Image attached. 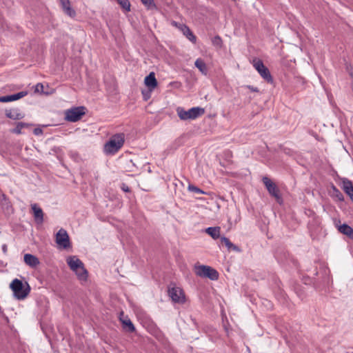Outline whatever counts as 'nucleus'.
<instances>
[{"label":"nucleus","mask_w":353,"mask_h":353,"mask_svg":"<svg viewBox=\"0 0 353 353\" xmlns=\"http://www.w3.org/2000/svg\"><path fill=\"white\" fill-rule=\"evenodd\" d=\"M124 143L125 134L123 133L115 134L105 143L103 151L107 155H114L123 147Z\"/></svg>","instance_id":"f257e3e1"},{"label":"nucleus","mask_w":353,"mask_h":353,"mask_svg":"<svg viewBox=\"0 0 353 353\" xmlns=\"http://www.w3.org/2000/svg\"><path fill=\"white\" fill-rule=\"evenodd\" d=\"M67 264L70 270L75 272L80 281H87L88 272L85 268L83 263L79 258L76 256H69L67 259Z\"/></svg>","instance_id":"f03ea898"},{"label":"nucleus","mask_w":353,"mask_h":353,"mask_svg":"<svg viewBox=\"0 0 353 353\" xmlns=\"http://www.w3.org/2000/svg\"><path fill=\"white\" fill-rule=\"evenodd\" d=\"M14 296L18 300L26 299L30 292V287L28 282L23 283L21 280L14 279L10 284Z\"/></svg>","instance_id":"7ed1b4c3"},{"label":"nucleus","mask_w":353,"mask_h":353,"mask_svg":"<svg viewBox=\"0 0 353 353\" xmlns=\"http://www.w3.org/2000/svg\"><path fill=\"white\" fill-rule=\"evenodd\" d=\"M176 112L181 120H194L202 116L205 113V110L201 107H193L188 110H185L181 107H178Z\"/></svg>","instance_id":"20e7f679"},{"label":"nucleus","mask_w":353,"mask_h":353,"mask_svg":"<svg viewBox=\"0 0 353 353\" xmlns=\"http://www.w3.org/2000/svg\"><path fill=\"white\" fill-rule=\"evenodd\" d=\"M262 181L265 185L268 193L273 196L279 204L283 203V199L277 185L272 182L268 176H263Z\"/></svg>","instance_id":"39448f33"},{"label":"nucleus","mask_w":353,"mask_h":353,"mask_svg":"<svg viewBox=\"0 0 353 353\" xmlns=\"http://www.w3.org/2000/svg\"><path fill=\"white\" fill-rule=\"evenodd\" d=\"M196 274L201 277L208 278L212 281H216L219 279V272L208 265H199L196 268Z\"/></svg>","instance_id":"423d86ee"},{"label":"nucleus","mask_w":353,"mask_h":353,"mask_svg":"<svg viewBox=\"0 0 353 353\" xmlns=\"http://www.w3.org/2000/svg\"><path fill=\"white\" fill-rule=\"evenodd\" d=\"M253 66L265 81L270 83H273V78L270 74V70L266 66H265L261 59H254L253 60Z\"/></svg>","instance_id":"0eeeda50"},{"label":"nucleus","mask_w":353,"mask_h":353,"mask_svg":"<svg viewBox=\"0 0 353 353\" xmlns=\"http://www.w3.org/2000/svg\"><path fill=\"white\" fill-rule=\"evenodd\" d=\"M86 108L84 106H79L70 108L65 111V119L70 122L79 121L85 114Z\"/></svg>","instance_id":"6e6552de"},{"label":"nucleus","mask_w":353,"mask_h":353,"mask_svg":"<svg viewBox=\"0 0 353 353\" xmlns=\"http://www.w3.org/2000/svg\"><path fill=\"white\" fill-rule=\"evenodd\" d=\"M57 244L64 249H67L70 246V241L67 231L61 228L56 234Z\"/></svg>","instance_id":"1a4fd4ad"},{"label":"nucleus","mask_w":353,"mask_h":353,"mask_svg":"<svg viewBox=\"0 0 353 353\" xmlns=\"http://www.w3.org/2000/svg\"><path fill=\"white\" fill-rule=\"evenodd\" d=\"M168 294L174 303H183L185 297L183 290L179 287H172L168 289Z\"/></svg>","instance_id":"9d476101"},{"label":"nucleus","mask_w":353,"mask_h":353,"mask_svg":"<svg viewBox=\"0 0 353 353\" xmlns=\"http://www.w3.org/2000/svg\"><path fill=\"white\" fill-rule=\"evenodd\" d=\"M5 115L7 118L12 120H20L23 119L25 117V114L17 108L6 109L5 111Z\"/></svg>","instance_id":"9b49d317"},{"label":"nucleus","mask_w":353,"mask_h":353,"mask_svg":"<svg viewBox=\"0 0 353 353\" xmlns=\"http://www.w3.org/2000/svg\"><path fill=\"white\" fill-rule=\"evenodd\" d=\"M27 94H28V92L26 91H22V92H17V93L13 94L2 96V97H0V102L7 103V102L17 101V100H19V99L23 98V97L26 96Z\"/></svg>","instance_id":"f8f14e48"},{"label":"nucleus","mask_w":353,"mask_h":353,"mask_svg":"<svg viewBox=\"0 0 353 353\" xmlns=\"http://www.w3.org/2000/svg\"><path fill=\"white\" fill-rule=\"evenodd\" d=\"M59 2L62 10L65 14L72 18H74L76 16V11L71 7L70 0H59Z\"/></svg>","instance_id":"ddd939ff"},{"label":"nucleus","mask_w":353,"mask_h":353,"mask_svg":"<svg viewBox=\"0 0 353 353\" xmlns=\"http://www.w3.org/2000/svg\"><path fill=\"white\" fill-rule=\"evenodd\" d=\"M23 261L31 268H36L40 264L39 258L32 254H25Z\"/></svg>","instance_id":"4468645a"},{"label":"nucleus","mask_w":353,"mask_h":353,"mask_svg":"<svg viewBox=\"0 0 353 353\" xmlns=\"http://www.w3.org/2000/svg\"><path fill=\"white\" fill-rule=\"evenodd\" d=\"M144 83L148 88L152 91L158 85L157 80L155 77V74L151 72L148 75L145 77Z\"/></svg>","instance_id":"2eb2a0df"},{"label":"nucleus","mask_w":353,"mask_h":353,"mask_svg":"<svg viewBox=\"0 0 353 353\" xmlns=\"http://www.w3.org/2000/svg\"><path fill=\"white\" fill-rule=\"evenodd\" d=\"M123 312H121L120 313L119 319L122 323L123 329L124 330H125L126 332H128L130 333L135 332V330H136L135 327H134V324L132 323V322L131 321V320L128 316H126L125 319H122L121 316H123Z\"/></svg>","instance_id":"dca6fc26"},{"label":"nucleus","mask_w":353,"mask_h":353,"mask_svg":"<svg viewBox=\"0 0 353 353\" xmlns=\"http://www.w3.org/2000/svg\"><path fill=\"white\" fill-rule=\"evenodd\" d=\"M31 209L33 212L35 221L37 223H42L43 221V212L42 209L37 203L32 204Z\"/></svg>","instance_id":"f3484780"},{"label":"nucleus","mask_w":353,"mask_h":353,"mask_svg":"<svg viewBox=\"0 0 353 353\" xmlns=\"http://www.w3.org/2000/svg\"><path fill=\"white\" fill-rule=\"evenodd\" d=\"M342 188L343 191L350 197L351 200L353 201V183L352 182L347 179H343L342 181Z\"/></svg>","instance_id":"a211bd4d"},{"label":"nucleus","mask_w":353,"mask_h":353,"mask_svg":"<svg viewBox=\"0 0 353 353\" xmlns=\"http://www.w3.org/2000/svg\"><path fill=\"white\" fill-rule=\"evenodd\" d=\"M220 240H221V244H224L227 247V249L229 252H230V251H234L236 252H241V248L239 246L233 244L228 238H227L225 236H221L220 238Z\"/></svg>","instance_id":"6ab92c4d"},{"label":"nucleus","mask_w":353,"mask_h":353,"mask_svg":"<svg viewBox=\"0 0 353 353\" xmlns=\"http://www.w3.org/2000/svg\"><path fill=\"white\" fill-rule=\"evenodd\" d=\"M181 26L182 29L181 30V32L183 33V34L185 36V37L192 43H195L196 41V37L190 28L185 24Z\"/></svg>","instance_id":"aec40b11"},{"label":"nucleus","mask_w":353,"mask_h":353,"mask_svg":"<svg viewBox=\"0 0 353 353\" xmlns=\"http://www.w3.org/2000/svg\"><path fill=\"white\" fill-rule=\"evenodd\" d=\"M338 230L353 240V228L346 223L338 226Z\"/></svg>","instance_id":"412c9836"},{"label":"nucleus","mask_w":353,"mask_h":353,"mask_svg":"<svg viewBox=\"0 0 353 353\" xmlns=\"http://www.w3.org/2000/svg\"><path fill=\"white\" fill-rule=\"evenodd\" d=\"M0 204L3 209L9 212L12 210V205L6 195L0 190Z\"/></svg>","instance_id":"4be33fe9"},{"label":"nucleus","mask_w":353,"mask_h":353,"mask_svg":"<svg viewBox=\"0 0 353 353\" xmlns=\"http://www.w3.org/2000/svg\"><path fill=\"white\" fill-rule=\"evenodd\" d=\"M32 125V124L24 123V122H17L16 123V126L14 128L10 129V132L12 134H22V129L28 128Z\"/></svg>","instance_id":"5701e85b"},{"label":"nucleus","mask_w":353,"mask_h":353,"mask_svg":"<svg viewBox=\"0 0 353 353\" xmlns=\"http://www.w3.org/2000/svg\"><path fill=\"white\" fill-rule=\"evenodd\" d=\"M220 227H209L205 229V232L213 239H217L220 237Z\"/></svg>","instance_id":"b1692460"},{"label":"nucleus","mask_w":353,"mask_h":353,"mask_svg":"<svg viewBox=\"0 0 353 353\" xmlns=\"http://www.w3.org/2000/svg\"><path fill=\"white\" fill-rule=\"evenodd\" d=\"M194 65L199 70V71L206 75L208 73V68L203 59L201 58L197 59L194 62Z\"/></svg>","instance_id":"393cba45"},{"label":"nucleus","mask_w":353,"mask_h":353,"mask_svg":"<svg viewBox=\"0 0 353 353\" xmlns=\"http://www.w3.org/2000/svg\"><path fill=\"white\" fill-rule=\"evenodd\" d=\"M333 194L332 196L336 198L340 201H344V196L342 192L334 185H332Z\"/></svg>","instance_id":"a878e982"},{"label":"nucleus","mask_w":353,"mask_h":353,"mask_svg":"<svg viewBox=\"0 0 353 353\" xmlns=\"http://www.w3.org/2000/svg\"><path fill=\"white\" fill-rule=\"evenodd\" d=\"M121 8L127 12L130 10V3L129 0H116Z\"/></svg>","instance_id":"bb28decb"},{"label":"nucleus","mask_w":353,"mask_h":353,"mask_svg":"<svg viewBox=\"0 0 353 353\" xmlns=\"http://www.w3.org/2000/svg\"><path fill=\"white\" fill-rule=\"evenodd\" d=\"M212 44L218 48H221L223 44V41L219 35H216L212 39Z\"/></svg>","instance_id":"cd10ccee"},{"label":"nucleus","mask_w":353,"mask_h":353,"mask_svg":"<svg viewBox=\"0 0 353 353\" xmlns=\"http://www.w3.org/2000/svg\"><path fill=\"white\" fill-rule=\"evenodd\" d=\"M188 190L192 192L196 193V194H205V192L203 191L199 188L193 185H189Z\"/></svg>","instance_id":"c85d7f7f"},{"label":"nucleus","mask_w":353,"mask_h":353,"mask_svg":"<svg viewBox=\"0 0 353 353\" xmlns=\"http://www.w3.org/2000/svg\"><path fill=\"white\" fill-rule=\"evenodd\" d=\"M142 3L146 6L148 9L154 8L155 3H154V0H141Z\"/></svg>","instance_id":"c756f323"},{"label":"nucleus","mask_w":353,"mask_h":353,"mask_svg":"<svg viewBox=\"0 0 353 353\" xmlns=\"http://www.w3.org/2000/svg\"><path fill=\"white\" fill-rule=\"evenodd\" d=\"M346 70L348 72L350 77L352 79V83H351V88L353 91V66L350 64L346 65Z\"/></svg>","instance_id":"7c9ffc66"},{"label":"nucleus","mask_w":353,"mask_h":353,"mask_svg":"<svg viewBox=\"0 0 353 353\" xmlns=\"http://www.w3.org/2000/svg\"><path fill=\"white\" fill-rule=\"evenodd\" d=\"M151 92L149 89L147 91H142V94H143V99L145 101H148L150 97H151Z\"/></svg>","instance_id":"2f4dec72"},{"label":"nucleus","mask_w":353,"mask_h":353,"mask_svg":"<svg viewBox=\"0 0 353 353\" xmlns=\"http://www.w3.org/2000/svg\"><path fill=\"white\" fill-rule=\"evenodd\" d=\"M171 25L172 26H174V27L177 28L181 31V30L182 29V26H184L185 24L184 23H180L179 22L175 21H172Z\"/></svg>","instance_id":"473e14b6"},{"label":"nucleus","mask_w":353,"mask_h":353,"mask_svg":"<svg viewBox=\"0 0 353 353\" xmlns=\"http://www.w3.org/2000/svg\"><path fill=\"white\" fill-rule=\"evenodd\" d=\"M121 190L125 192H130V188L124 183H123L121 185Z\"/></svg>","instance_id":"72a5a7b5"},{"label":"nucleus","mask_w":353,"mask_h":353,"mask_svg":"<svg viewBox=\"0 0 353 353\" xmlns=\"http://www.w3.org/2000/svg\"><path fill=\"white\" fill-rule=\"evenodd\" d=\"M33 133L34 135H37V136L41 135L43 134V130H42V129H41L39 128H37L34 129Z\"/></svg>","instance_id":"f704fd0d"},{"label":"nucleus","mask_w":353,"mask_h":353,"mask_svg":"<svg viewBox=\"0 0 353 353\" xmlns=\"http://www.w3.org/2000/svg\"><path fill=\"white\" fill-rule=\"evenodd\" d=\"M246 88H248L249 90H250L252 92H259L258 88L254 87L253 85H246Z\"/></svg>","instance_id":"c9c22d12"},{"label":"nucleus","mask_w":353,"mask_h":353,"mask_svg":"<svg viewBox=\"0 0 353 353\" xmlns=\"http://www.w3.org/2000/svg\"><path fill=\"white\" fill-rule=\"evenodd\" d=\"M39 88L42 90L43 86L41 83H39L36 85V91H39Z\"/></svg>","instance_id":"e433bc0d"},{"label":"nucleus","mask_w":353,"mask_h":353,"mask_svg":"<svg viewBox=\"0 0 353 353\" xmlns=\"http://www.w3.org/2000/svg\"><path fill=\"white\" fill-rule=\"evenodd\" d=\"M2 250H3L4 253H6V252H7V245H3Z\"/></svg>","instance_id":"4c0bfd02"},{"label":"nucleus","mask_w":353,"mask_h":353,"mask_svg":"<svg viewBox=\"0 0 353 353\" xmlns=\"http://www.w3.org/2000/svg\"><path fill=\"white\" fill-rule=\"evenodd\" d=\"M317 274H318V272H317V270H316H316H315L314 275H315V276H317Z\"/></svg>","instance_id":"58836bf2"},{"label":"nucleus","mask_w":353,"mask_h":353,"mask_svg":"<svg viewBox=\"0 0 353 353\" xmlns=\"http://www.w3.org/2000/svg\"><path fill=\"white\" fill-rule=\"evenodd\" d=\"M346 353H348V352H346Z\"/></svg>","instance_id":"ea45409f"}]
</instances>
